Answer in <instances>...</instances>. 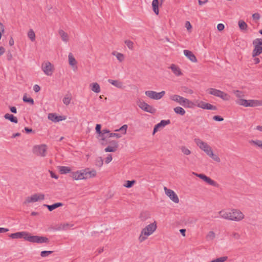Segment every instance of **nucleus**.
<instances>
[{"mask_svg":"<svg viewBox=\"0 0 262 262\" xmlns=\"http://www.w3.org/2000/svg\"><path fill=\"white\" fill-rule=\"evenodd\" d=\"M181 90L184 93H187L189 94H192L193 93V91L192 90L186 86H182L181 88Z\"/></svg>","mask_w":262,"mask_h":262,"instance_id":"79ce46f5","label":"nucleus"},{"mask_svg":"<svg viewBox=\"0 0 262 262\" xmlns=\"http://www.w3.org/2000/svg\"><path fill=\"white\" fill-rule=\"evenodd\" d=\"M249 143L250 144H252L254 145H256L260 148H261L262 149V141L261 140H251L250 141H249Z\"/></svg>","mask_w":262,"mask_h":262,"instance_id":"c9c22d12","label":"nucleus"},{"mask_svg":"<svg viewBox=\"0 0 262 262\" xmlns=\"http://www.w3.org/2000/svg\"><path fill=\"white\" fill-rule=\"evenodd\" d=\"M138 106L145 112L154 114L156 112V109L152 106L148 104L143 100H139L137 101Z\"/></svg>","mask_w":262,"mask_h":262,"instance_id":"423d86ee","label":"nucleus"},{"mask_svg":"<svg viewBox=\"0 0 262 262\" xmlns=\"http://www.w3.org/2000/svg\"><path fill=\"white\" fill-rule=\"evenodd\" d=\"M262 106V100H249L248 107H256Z\"/></svg>","mask_w":262,"mask_h":262,"instance_id":"6ab92c4d","label":"nucleus"},{"mask_svg":"<svg viewBox=\"0 0 262 262\" xmlns=\"http://www.w3.org/2000/svg\"><path fill=\"white\" fill-rule=\"evenodd\" d=\"M170 99L184 107H191L192 105H194V103L190 100L180 95H173L170 97Z\"/></svg>","mask_w":262,"mask_h":262,"instance_id":"f03ea898","label":"nucleus"},{"mask_svg":"<svg viewBox=\"0 0 262 262\" xmlns=\"http://www.w3.org/2000/svg\"><path fill=\"white\" fill-rule=\"evenodd\" d=\"M195 105L197 106L198 107H200V108H203V109H205V106H206V103L204 102V101H195Z\"/></svg>","mask_w":262,"mask_h":262,"instance_id":"ea45409f","label":"nucleus"},{"mask_svg":"<svg viewBox=\"0 0 262 262\" xmlns=\"http://www.w3.org/2000/svg\"><path fill=\"white\" fill-rule=\"evenodd\" d=\"M146 212H142L140 214V218L142 221H145L147 217L146 216Z\"/></svg>","mask_w":262,"mask_h":262,"instance_id":"338daca9","label":"nucleus"},{"mask_svg":"<svg viewBox=\"0 0 262 262\" xmlns=\"http://www.w3.org/2000/svg\"><path fill=\"white\" fill-rule=\"evenodd\" d=\"M68 57L70 65L75 66L77 64V61L71 53L69 54Z\"/></svg>","mask_w":262,"mask_h":262,"instance_id":"72a5a7b5","label":"nucleus"},{"mask_svg":"<svg viewBox=\"0 0 262 262\" xmlns=\"http://www.w3.org/2000/svg\"><path fill=\"white\" fill-rule=\"evenodd\" d=\"M206 110H217V107L215 105H213L210 103H206V106H205Z\"/></svg>","mask_w":262,"mask_h":262,"instance_id":"8fccbe9b","label":"nucleus"},{"mask_svg":"<svg viewBox=\"0 0 262 262\" xmlns=\"http://www.w3.org/2000/svg\"><path fill=\"white\" fill-rule=\"evenodd\" d=\"M84 169L77 170L75 172H71L70 176L75 180L86 179V176H85V173H84Z\"/></svg>","mask_w":262,"mask_h":262,"instance_id":"f8f14e48","label":"nucleus"},{"mask_svg":"<svg viewBox=\"0 0 262 262\" xmlns=\"http://www.w3.org/2000/svg\"><path fill=\"white\" fill-rule=\"evenodd\" d=\"M165 91H163L160 93H157L153 91H147L145 92L146 96L150 98V99L155 100H159L162 98L165 95Z\"/></svg>","mask_w":262,"mask_h":262,"instance_id":"1a4fd4ad","label":"nucleus"},{"mask_svg":"<svg viewBox=\"0 0 262 262\" xmlns=\"http://www.w3.org/2000/svg\"><path fill=\"white\" fill-rule=\"evenodd\" d=\"M58 33L61 37L62 40L64 42H67L69 40L68 34L65 32L63 30L60 29L58 31Z\"/></svg>","mask_w":262,"mask_h":262,"instance_id":"cd10ccee","label":"nucleus"},{"mask_svg":"<svg viewBox=\"0 0 262 262\" xmlns=\"http://www.w3.org/2000/svg\"><path fill=\"white\" fill-rule=\"evenodd\" d=\"M252 18L253 20L256 23L260 18V14L258 13H255L252 14Z\"/></svg>","mask_w":262,"mask_h":262,"instance_id":"6e6d98bb","label":"nucleus"},{"mask_svg":"<svg viewBox=\"0 0 262 262\" xmlns=\"http://www.w3.org/2000/svg\"><path fill=\"white\" fill-rule=\"evenodd\" d=\"M84 170L85 171L84 173H85L86 179L94 177L96 175V171L95 170L93 169L90 171L89 168H86Z\"/></svg>","mask_w":262,"mask_h":262,"instance_id":"393cba45","label":"nucleus"},{"mask_svg":"<svg viewBox=\"0 0 262 262\" xmlns=\"http://www.w3.org/2000/svg\"><path fill=\"white\" fill-rule=\"evenodd\" d=\"M108 82L117 88L122 89L123 87L122 82L119 80L108 79Z\"/></svg>","mask_w":262,"mask_h":262,"instance_id":"4be33fe9","label":"nucleus"},{"mask_svg":"<svg viewBox=\"0 0 262 262\" xmlns=\"http://www.w3.org/2000/svg\"><path fill=\"white\" fill-rule=\"evenodd\" d=\"M23 100L25 102L29 103L32 105L34 104V100L32 98H27L26 94L24 96Z\"/></svg>","mask_w":262,"mask_h":262,"instance_id":"37998d69","label":"nucleus"},{"mask_svg":"<svg viewBox=\"0 0 262 262\" xmlns=\"http://www.w3.org/2000/svg\"><path fill=\"white\" fill-rule=\"evenodd\" d=\"M63 205V204L62 203H60V202L56 203L52 205H47V204L43 205V206L45 207H47L50 211H52L53 210H54L55 209H56L58 207H61Z\"/></svg>","mask_w":262,"mask_h":262,"instance_id":"a211bd4d","label":"nucleus"},{"mask_svg":"<svg viewBox=\"0 0 262 262\" xmlns=\"http://www.w3.org/2000/svg\"><path fill=\"white\" fill-rule=\"evenodd\" d=\"M45 199V195L42 193H35L31 196L27 197L24 202V204H27L30 203H34L40 200Z\"/></svg>","mask_w":262,"mask_h":262,"instance_id":"0eeeda50","label":"nucleus"},{"mask_svg":"<svg viewBox=\"0 0 262 262\" xmlns=\"http://www.w3.org/2000/svg\"><path fill=\"white\" fill-rule=\"evenodd\" d=\"M238 24L239 28L241 31H247L248 25L244 20H239L238 21Z\"/></svg>","mask_w":262,"mask_h":262,"instance_id":"7c9ffc66","label":"nucleus"},{"mask_svg":"<svg viewBox=\"0 0 262 262\" xmlns=\"http://www.w3.org/2000/svg\"><path fill=\"white\" fill-rule=\"evenodd\" d=\"M215 237V233L213 231H209L206 236L207 241H212Z\"/></svg>","mask_w":262,"mask_h":262,"instance_id":"4c0bfd02","label":"nucleus"},{"mask_svg":"<svg viewBox=\"0 0 262 262\" xmlns=\"http://www.w3.org/2000/svg\"><path fill=\"white\" fill-rule=\"evenodd\" d=\"M213 119L216 121H222L224 120V118L218 115L214 116Z\"/></svg>","mask_w":262,"mask_h":262,"instance_id":"052dcab7","label":"nucleus"},{"mask_svg":"<svg viewBox=\"0 0 262 262\" xmlns=\"http://www.w3.org/2000/svg\"><path fill=\"white\" fill-rule=\"evenodd\" d=\"M212 156H209L212 159H213L215 161L217 162H220L221 161L220 158L216 155H214L213 152H212Z\"/></svg>","mask_w":262,"mask_h":262,"instance_id":"4d7b16f0","label":"nucleus"},{"mask_svg":"<svg viewBox=\"0 0 262 262\" xmlns=\"http://www.w3.org/2000/svg\"><path fill=\"white\" fill-rule=\"evenodd\" d=\"M98 135H99L97 138L100 139V140L101 141V144L103 145H104L105 141L109 138L108 134L105 135L101 132V133L98 134Z\"/></svg>","mask_w":262,"mask_h":262,"instance_id":"bb28decb","label":"nucleus"},{"mask_svg":"<svg viewBox=\"0 0 262 262\" xmlns=\"http://www.w3.org/2000/svg\"><path fill=\"white\" fill-rule=\"evenodd\" d=\"M29 232L26 231H22L12 233L9 235V237L13 239L24 238L25 241H27V237H29Z\"/></svg>","mask_w":262,"mask_h":262,"instance_id":"4468645a","label":"nucleus"},{"mask_svg":"<svg viewBox=\"0 0 262 262\" xmlns=\"http://www.w3.org/2000/svg\"><path fill=\"white\" fill-rule=\"evenodd\" d=\"M127 125L126 124H124L122 125L119 129L116 130V131H124V134H125L126 133V130L127 128Z\"/></svg>","mask_w":262,"mask_h":262,"instance_id":"864d4df0","label":"nucleus"},{"mask_svg":"<svg viewBox=\"0 0 262 262\" xmlns=\"http://www.w3.org/2000/svg\"><path fill=\"white\" fill-rule=\"evenodd\" d=\"M41 68L47 75L50 76L52 74L53 72L52 65L50 62L43 63Z\"/></svg>","mask_w":262,"mask_h":262,"instance_id":"2eb2a0df","label":"nucleus"},{"mask_svg":"<svg viewBox=\"0 0 262 262\" xmlns=\"http://www.w3.org/2000/svg\"><path fill=\"white\" fill-rule=\"evenodd\" d=\"M103 164V160L102 157H98L96 160L95 165L98 167H101Z\"/></svg>","mask_w":262,"mask_h":262,"instance_id":"a19ab883","label":"nucleus"},{"mask_svg":"<svg viewBox=\"0 0 262 262\" xmlns=\"http://www.w3.org/2000/svg\"><path fill=\"white\" fill-rule=\"evenodd\" d=\"M220 216L224 219L230 220L231 215L230 212H226L224 210H221L219 212Z\"/></svg>","mask_w":262,"mask_h":262,"instance_id":"c756f323","label":"nucleus"},{"mask_svg":"<svg viewBox=\"0 0 262 262\" xmlns=\"http://www.w3.org/2000/svg\"><path fill=\"white\" fill-rule=\"evenodd\" d=\"M174 111L176 114H179L182 116L184 115L185 114V111L184 110V109L180 106H177L174 108Z\"/></svg>","mask_w":262,"mask_h":262,"instance_id":"473e14b6","label":"nucleus"},{"mask_svg":"<svg viewBox=\"0 0 262 262\" xmlns=\"http://www.w3.org/2000/svg\"><path fill=\"white\" fill-rule=\"evenodd\" d=\"M157 226L156 222L150 224L149 225L146 226L143 228L141 234L139 237V241L140 242H143L151 234H152L157 229Z\"/></svg>","mask_w":262,"mask_h":262,"instance_id":"f257e3e1","label":"nucleus"},{"mask_svg":"<svg viewBox=\"0 0 262 262\" xmlns=\"http://www.w3.org/2000/svg\"><path fill=\"white\" fill-rule=\"evenodd\" d=\"M28 36L32 41L35 39V34L32 29H30L28 32Z\"/></svg>","mask_w":262,"mask_h":262,"instance_id":"58836bf2","label":"nucleus"},{"mask_svg":"<svg viewBox=\"0 0 262 262\" xmlns=\"http://www.w3.org/2000/svg\"><path fill=\"white\" fill-rule=\"evenodd\" d=\"M160 126L159 125V123H158L157 124H156L155 126H154V130H153V133H152V135H154L156 132H158V130H159V129L160 128Z\"/></svg>","mask_w":262,"mask_h":262,"instance_id":"e2e57ef3","label":"nucleus"},{"mask_svg":"<svg viewBox=\"0 0 262 262\" xmlns=\"http://www.w3.org/2000/svg\"><path fill=\"white\" fill-rule=\"evenodd\" d=\"M152 8L153 11L156 15H158L159 13V6L160 5V2L159 0H153L152 2Z\"/></svg>","mask_w":262,"mask_h":262,"instance_id":"aec40b11","label":"nucleus"},{"mask_svg":"<svg viewBox=\"0 0 262 262\" xmlns=\"http://www.w3.org/2000/svg\"><path fill=\"white\" fill-rule=\"evenodd\" d=\"M170 123V121L169 119H168L167 120H162L159 123L160 127H163L165 126L166 125L169 124Z\"/></svg>","mask_w":262,"mask_h":262,"instance_id":"a18cd8bd","label":"nucleus"},{"mask_svg":"<svg viewBox=\"0 0 262 262\" xmlns=\"http://www.w3.org/2000/svg\"><path fill=\"white\" fill-rule=\"evenodd\" d=\"M127 47L130 49L133 50L134 48V42L129 40H126L124 41Z\"/></svg>","mask_w":262,"mask_h":262,"instance_id":"49530a36","label":"nucleus"},{"mask_svg":"<svg viewBox=\"0 0 262 262\" xmlns=\"http://www.w3.org/2000/svg\"><path fill=\"white\" fill-rule=\"evenodd\" d=\"M236 103L240 105H242L245 107H248L249 100H246L244 99H238L236 100Z\"/></svg>","mask_w":262,"mask_h":262,"instance_id":"2f4dec72","label":"nucleus"},{"mask_svg":"<svg viewBox=\"0 0 262 262\" xmlns=\"http://www.w3.org/2000/svg\"><path fill=\"white\" fill-rule=\"evenodd\" d=\"M194 142L196 144L200 147V148L203 151L207 149L209 146V145H208L206 142L201 140L198 138L195 139Z\"/></svg>","mask_w":262,"mask_h":262,"instance_id":"f3484780","label":"nucleus"},{"mask_svg":"<svg viewBox=\"0 0 262 262\" xmlns=\"http://www.w3.org/2000/svg\"><path fill=\"white\" fill-rule=\"evenodd\" d=\"M58 168L61 174L71 173L72 172L71 168L68 166H58Z\"/></svg>","mask_w":262,"mask_h":262,"instance_id":"a878e982","label":"nucleus"},{"mask_svg":"<svg viewBox=\"0 0 262 262\" xmlns=\"http://www.w3.org/2000/svg\"><path fill=\"white\" fill-rule=\"evenodd\" d=\"M224 28L225 26L223 24H219L217 26V29L219 31H223Z\"/></svg>","mask_w":262,"mask_h":262,"instance_id":"0e129e2a","label":"nucleus"},{"mask_svg":"<svg viewBox=\"0 0 262 262\" xmlns=\"http://www.w3.org/2000/svg\"><path fill=\"white\" fill-rule=\"evenodd\" d=\"M234 94L239 99H242V98L245 96L243 92L238 90L234 91Z\"/></svg>","mask_w":262,"mask_h":262,"instance_id":"de8ad7c7","label":"nucleus"},{"mask_svg":"<svg viewBox=\"0 0 262 262\" xmlns=\"http://www.w3.org/2000/svg\"><path fill=\"white\" fill-rule=\"evenodd\" d=\"M27 241L31 243H35L38 244L49 243V238L46 237L37 235H31L30 233H29V237H27Z\"/></svg>","mask_w":262,"mask_h":262,"instance_id":"39448f33","label":"nucleus"},{"mask_svg":"<svg viewBox=\"0 0 262 262\" xmlns=\"http://www.w3.org/2000/svg\"><path fill=\"white\" fill-rule=\"evenodd\" d=\"M207 91L208 94L220 97L223 100L227 101L230 99V96L227 93L214 88H209Z\"/></svg>","mask_w":262,"mask_h":262,"instance_id":"7ed1b4c3","label":"nucleus"},{"mask_svg":"<svg viewBox=\"0 0 262 262\" xmlns=\"http://www.w3.org/2000/svg\"><path fill=\"white\" fill-rule=\"evenodd\" d=\"M71 99L72 98L70 95H66L63 98V103L66 105H68L71 102Z\"/></svg>","mask_w":262,"mask_h":262,"instance_id":"e433bc0d","label":"nucleus"},{"mask_svg":"<svg viewBox=\"0 0 262 262\" xmlns=\"http://www.w3.org/2000/svg\"><path fill=\"white\" fill-rule=\"evenodd\" d=\"M193 174L196 176L197 177L201 179L204 182H206L208 184L216 187H219V184L215 181L212 180L211 179L206 176L205 174L202 173L199 174L195 172H193Z\"/></svg>","mask_w":262,"mask_h":262,"instance_id":"9d476101","label":"nucleus"},{"mask_svg":"<svg viewBox=\"0 0 262 262\" xmlns=\"http://www.w3.org/2000/svg\"><path fill=\"white\" fill-rule=\"evenodd\" d=\"M170 69L172 70V72L176 76H181L182 75V73L180 69L177 66L174 64H172L169 67Z\"/></svg>","mask_w":262,"mask_h":262,"instance_id":"412c9836","label":"nucleus"},{"mask_svg":"<svg viewBox=\"0 0 262 262\" xmlns=\"http://www.w3.org/2000/svg\"><path fill=\"white\" fill-rule=\"evenodd\" d=\"M231 221H240L244 218V214L238 209H232L230 212Z\"/></svg>","mask_w":262,"mask_h":262,"instance_id":"6e6552de","label":"nucleus"},{"mask_svg":"<svg viewBox=\"0 0 262 262\" xmlns=\"http://www.w3.org/2000/svg\"><path fill=\"white\" fill-rule=\"evenodd\" d=\"M4 118L13 123H17L18 122V119L17 117L12 114L7 113L5 115Z\"/></svg>","mask_w":262,"mask_h":262,"instance_id":"5701e85b","label":"nucleus"},{"mask_svg":"<svg viewBox=\"0 0 262 262\" xmlns=\"http://www.w3.org/2000/svg\"><path fill=\"white\" fill-rule=\"evenodd\" d=\"M254 48L252 51V57H255L262 53V38H256L253 41Z\"/></svg>","mask_w":262,"mask_h":262,"instance_id":"20e7f679","label":"nucleus"},{"mask_svg":"<svg viewBox=\"0 0 262 262\" xmlns=\"http://www.w3.org/2000/svg\"><path fill=\"white\" fill-rule=\"evenodd\" d=\"M204 152L208 156H212V150L211 149V147L209 145L207 149H206L205 150H204Z\"/></svg>","mask_w":262,"mask_h":262,"instance_id":"603ef678","label":"nucleus"},{"mask_svg":"<svg viewBox=\"0 0 262 262\" xmlns=\"http://www.w3.org/2000/svg\"><path fill=\"white\" fill-rule=\"evenodd\" d=\"M180 149L185 155H189L191 153V151L184 146H181Z\"/></svg>","mask_w":262,"mask_h":262,"instance_id":"c03bdc74","label":"nucleus"},{"mask_svg":"<svg viewBox=\"0 0 262 262\" xmlns=\"http://www.w3.org/2000/svg\"><path fill=\"white\" fill-rule=\"evenodd\" d=\"M113 143H118V142L117 141H116V140H111L110 139V138H108V139L106 140L105 142V144L104 145H106L107 144H110V146H113Z\"/></svg>","mask_w":262,"mask_h":262,"instance_id":"13d9d810","label":"nucleus"},{"mask_svg":"<svg viewBox=\"0 0 262 262\" xmlns=\"http://www.w3.org/2000/svg\"><path fill=\"white\" fill-rule=\"evenodd\" d=\"M112 160V155L111 154H109V155H107V157L106 158L105 162L106 163H108Z\"/></svg>","mask_w":262,"mask_h":262,"instance_id":"69168bd1","label":"nucleus"},{"mask_svg":"<svg viewBox=\"0 0 262 262\" xmlns=\"http://www.w3.org/2000/svg\"><path fill=\"white\" fill-rule=\"evenodd\" d=\"M232 236L233 237H234L235 239H238L240 238V235L236 232H233L232 233Z\"/></svg>","mask_w":262,"mask_h":262,"instance_id":"774afa93","label":"nucleus"},{"mask_svg":"<svg viewBox=\"0 0 262 262\" xmlns=\"http://www.w3.org/2000/svg\"><path fill=\"white\" fill-rule=\"evenodd\" d=\"M47 151V146L45 144L35 146L33 148L34 153L38 156L45 157Z\"/></svg>","mask_w":262,"mask_h":262,"instance_id":"9b49d317","label":"nucleus"},{"mask_svg":"<svg viewBox=\"0 0 262 262\" xmlns=\"http://www.w3.org/2000/svg\"><path fill=\"white\" fill-rule=\"evenodd\" d=\"M109 138L111 137H116V138H120L121 137V136L119 134L117 133H111L108 134Z\"/></svg>","mask_w":262,"mask_h":262,"instance_id":"bf43d9fd","label":"nucleus"},{"mask_svg":"<svg viewBox=\"0 0 262 262\" xmlns=\"http://www.w3.org/2000/svg\"><path fill=\"white\" fill-rule=\"evenodd\" d=\"M116 57L120 62H122L124 59V55L120 53L116 54Z\"/></svg>","mask_w":262,"mask_h":262,"instance_id":"5fc2aeb1","label":"nucleus"},{"mask_svg":"<svg viewBox=\"0 0 262 262\" xmlns=\"http://www.w3.org/2000/svg\"><path fill=\"white\" fill-rule=\"evenodd\" d=\"M135 182L136 181L135 180L126 181V183L124 185V186L126 188H131L135 183Z\"/></svg>","mask_w":262,"mask_h":262,"instance_id":"09e8293b","label":"nucleus"},{"mask_svg":"<svg viewBox=\"0 0 262 262\" xmlns=\"http://www.w3.org/2000/svg\"><path fill=\"white\" fill-rule=\"evenodd\" d=\"M91 90L95 93H98L100 92V88L99 84L97 82H94L91 84Z\"/></svg>","mask_w":262,"mask_h":262,"instance_id":"c85d7f7f","label":"nucleus"},{"mask_svg":"<svg viewBox=\"0 0 262 262\" xmlns=\"http://www.w3.org/2000/svg\"><path fill=\"white\" fill-rule=\"evenodd\" d=\"M184 54L191 61L193 62H196L197 59L194 54L190 51L185 50L183 51Z\"/></svg>","mask_w":262,"mask_h":262,"instance_id":"dca6fc26","label":"nucleus"},{"mask_svg":"<svg viewBox=\"0 0 262 262\" xmlns=\"http://www.w3.org/2000/svg\"><path fill=\"white\" fill-rule=\"evenodd\" d=\"M101 125L100 124H97L96 125L95 129L96 132L98 134L101 133Z\"/></svg>","mask_w":262,"mask_h":262,"instance_id":"680f3d73","label":"nucleus"},{"mask_svg":"<svg viewBox=\"0 0 262 262\" xmlns=\"http://www.w3.org/2000/svg\"><path fill=\"white\" fill-rule=\"evenodd\" d=\"M118 143H115L113 144V146H108L104 149L105 152H115L118 148Z\"/></svg>","mask_w":262,"mask_h":262,"instance_id":"b1692460","label":"nucleus"},{"mask_svg":"<svg viewBox=\"0 0 262 262\" xmlns=\"http://www.w3.org/2000/svg\"><path fill=\"white\" fill-rule=\"evenodd\" d=\"M164 189L166 194L174 203H178L179 199L177 194L172 190L164 187Z\"/></svg>","mask_w":262,"mask_h":262,"instance_id":"ddd939ff","label":"nucleus"},{"mask_svg":"<svg viewBox=\"0 0 262 262\" xmlns=\"http://www.w3.org/2000/svg\"><path fill=\"white\" fill-rule=\"evenodd\" d=\"M53 252V251H42L40 253V256L43 257H46Z\"/></svg>","mask_w":262,"mask_h":262,"instance_id":"3c124183","label":"nucleus"},{"mask_svg":"<svg viewBox=\"0 0 262 262\" xmlns=\"http://www.w3.org/2000/svg\"><path fill=\"white\" fill-rule=\"evenodd\" d=\"M48 118L54 122H57L58 116L55 113L49 114Z\"/></svg>","mask_w":262,"mask_h":262,"instance_id":"f704fd0d","label":"nucleus"}]
</instances>
